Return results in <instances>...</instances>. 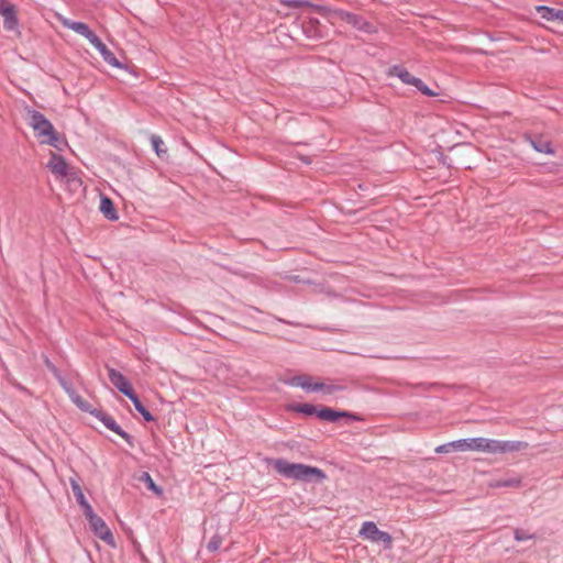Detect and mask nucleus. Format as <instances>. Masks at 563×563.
Masks as SVG:
<instances>
[{
  "label": "nucleus",
  "mask_w": 563,
  "mask_h": 563,
  "mask_svg": "<svg viewBox=\"0 0 563 563\" xmlns=\"http://www.w3.org/2000/svg\"><path fill=\"white\" fill-rule=\"evenodd\" d=\"M536 9L542 19L547 21H559L563 24V10L547 5H538Z\"/></svg>",
  "instance_id": "15"
},
{
  "label": "nucleus",
  "mask_w": 563,
  "mask_h": 563,
  "mask_svg": "<svg viewBox=\"0 0 563 563\" xmlns=\"http://www.w3.org/2000/svg\"><path fill=\"white\" fill-rule=\"evenodd\" d=\"M25 111L27 114V123L34 130L36 137L46 139L54 133V125L43 113L29 107L25 108Z\"/></svg>",
  "instance_id": "3"
},
{
  "label": "nucleus",
  "mask_w": 563,
  "mask_h": 563,
  "mask_svg": "<svg viewBox=\"0 0 563 563\" xmlns=\"http://www.w3.org/2000/svg\"><path fill=\"white\" fill-rule=\"evenodd\" d=\"M333 15L352 25L358 31L365 33H373L375 31L373 24L365 20L362 15L344 11L341 9L333 10Z\"/></svg>",
  "instance_id": "6"
},
{
  "label": "nucleus",
  "mask_w": 563,
  "mask_h": 563,
  "mask_svg": "<svg viewBox=\"0 0 563 563\" xmlns=\"http://www.w3.org/2000/svg\"><path fill=\"white\" fill-rule=\"evenodd\" d=\"M43 361L47 369L54 375V377H59L60 371L52 363L48 356L43 355Z\"/></svg>",
  "instance_id": "35"
},
{
  "label": "nucleus",
  "mask_w": 563,
  "mask_h": 563,
  "mask_svg": "<svg viewBox=\"0 0 563 563\" xmlns=\"http://www.w3.org/2000/svg\"><path fill=\"white\" fill-rule=\"evenodd\" d=\"M56 379L58 380L59 385L63 387V389L67 393L68 396L76 391L71 383L65 379L62 374H59V377H56Z\"/></svg>",
  "instance_id": "32"
},
{
  "label": "nucleus",
  "mask_w": 563,
  "mask_h": 563,
  "mask_svg": "<svg viewBox=\"0 0 563 563\" xmlns=\"http://www.w3.org/2000/svg\"><path fill=\"white\" fill-rule=\"evenodd\" d=\"M107 369L109 380L120 393L126 397H130L135 393L130 382L121 372L112 367H107Z\"/></svg>",
  "instance_id": "9"
},
{
  "label": "nucleus",
  "mask_w": 563,
  "mask_h": 563,
  "mask_svg": "<svg viewBox=\"0 0 563 563\" xmlns=\"http://www.w3.org/2000/svg\"><path fill=\"white\" fill-rule=\"evenodd\" d=\"M528 448V443L523 441H504L482 438L481 452L490 454H506L518 452Z\"/></svg>",
  "instance_id": "2"
},
{
  "label": "nucleus",
  "mask_w": 563,
  "mask_h": 563,
  "mask_svg": "<svg viewBox=\"0 0 563 563\" xmlns=\"http://www.w3.org/2000/svg\"><path fill=\"white\" fill-rule=\"evenodd\" d=\"M521 484V479L518 477L511 478H500L490 483V487L500 488V487H519Z\"/></svg>",
  "instance_id": "26"
},
{
  "label": "nucleus",
  "mask_w": 563,
  "mask_h": 563,
  "mask_svg": "<svg viewBox=\"0 0 563 563\" xmlns=\"http://www.w3.org/2000/svg\"><path fill=\"white\" fill-rule=\"evenodd\" d=\"M70 485H71V489H73L74 496L76 498V501L79 504V506L86 504L87 499L85 498V495H84V492H82L80 485L74 479L70 481Z\"/></svg>",
  "instance_id": "29"
},
{
  "label": "nucleus",
  "mask_w": 563,
  "mask_h": 563,
  "mask_svg": "<svg viewBox=\"0 0 563 563\" xmlns=\"http://www.w3.org/2000/svg\"><path fill=\"white\" fill-rule=\"evenodd\" d=\"M273 465L274 470L286 478L308 483H322L327 478V474L321 468L302 463H290L284 459H277Z\"/></svg>",
  "instance_id": "1"
},
{
  "label": "nucleus",
  "mask_w": 563,
  "mask_h": 563,
  "mask_svg": "<svg viewBox=\"0 0 563 563\" xmlns=\"http://www.w3.org/2000/svg\"><path fill=\"white\" fill-rule=\"evenodd\" d=\"M88 522L90 530L93 532L96 537L103 540L106 543L110 545L115 544L111 530L109 529V527L101 517H92V519L89 520Z\"/></svg>",
  "instance_id": "8"
},
{
  "label": "nucleus",
  "mask_w": 563,
  "mask_h": 563,
  "mask_svg": "<svg viewBox=\"0 0 563 563\" xmlns=\"http://www.w3.org/2000/svg\"><path fill=\"white\" fill-rule=\"evenodd\" d=\"M514 538H515L516 541L522 542V541H527V540L533 539L534 534L533 533H529L525 529L517 528L514 531Z\"/></svg>",
  "instance_id": "30"
},
{
  "label": "nucleus",
  "mask_w": 563,
  "mask_h": 563,
  "mask_svg": "<svg viewBox=\"0 0 563 563\" xmlns=\"http://www.w3.org/2000/svg\"><path fill=\"white\" fill-rule=\"evenodd\" d=\"M150 141L156 155L163 158L167 154V148L165 147L163 139L159 135L152 134L150 136Z\"/></svg>",
  "instance_id": "20"
},
{
  "label": "nucleus",
  "mask_w": 563,
  "mask_h": 563,
  "mask_svg": "<svg viewBox=\"0 0 563 563\" xmlns=\"http://www.w3.org/2000/svg\"><path fill=\"white\" fill-rule=\"evenodd\" d=\"M63 25L71 31L80 34L88 41H90L96 35V33L93 31H91L90 27L88 26V24H86L85 22L64 20Z\"/></svg>",
  "instance_id": "13"
},
{
  "label": "nucleus",
  "mask_w": 563,
  "mask_h": 563,
  "mask_svg": "<svg viewBox=\"0 0 563 563\" xmlns=\"http://www.w3.org/2000/svg\"><path fill=\"white\" fill-rule=\"evenodd\" d=\"M222 544V537L218 533H216L207 543V549L210 552H216L220 549Z\"/></svg>",
  "instance_id": "31"
},
{
  "label": "nucleus",
  "mask_w": 563,
  "mask_h": 563,
  "mask_svg": "<svg viewBox=\"0 0 563 563\" xmlns=\"http://www.w3.org/2000/svg\"><path fill=\"white\" fill-rule=\"evenodd\" d=\"M140 482L144 483L148 490H152L156 495H162L163 489L156 485V483L153 481L152 476L147 472H143L140 476Z\"/></svg>",
  "instance_id": "25"
},
{
  "label": "nucleus",
  "mask_w": 563,
  "mask_h": 563,
  "mask_svg": "<svg viewBox=\"0 0 563 563\" xmlns=\"http://www.w3.org/2000/svg\"><path fill=\"white\" fill-rule=\"evenodd\" d=\"M388 75L399 78L406 85L415 86L417 84H420V78H417L413 75H411L401 65H394L393 67H390L388 70Z\"/></svg>",
  "instance_id": "12"
},
{
  "label": "nucleus",
  "mask_w": 563,
  "mask_h": 563,
  "mask_svg": "<svg viewBox=\"0 0 563 563\" xmlns=\"http://www.w3.org/2000/svg\"><path fill=\"white\" fill-rule=\"evenodd\" d=\"M47 167L57 176H66L68 173V165L65 158L55 153H52Z\"/></svg>",
  "instance_id": "14"
},
{
  "label": "nucleus",
  "mask_w": 563,
  "mask_h": 563,
  "mask_svg": "<svg viewBox=\"0 0 563 563\" xmlns=\"http://www.w3.org/2000/svg\"><path fill=\"white\" fill-rule=\"evenodd\" d=\"M289 4L298 8V7H300L302 4V1L301 0H290Z\"/></svg>",
  "instance_id": "39"
},
{
  "label": "nucleus",
  "mask_w": 563,
  "mask_h": 563,
  "mask_svg": "<svg viewBox=\"0 0 563 563\" xmlns=\"http://www.w3.org/2000/svg\"><path fill=\"white\" fill-rule=\"evenodd\" d=\"M42 143L48 144L58 151H63V147L66 145V141L59 136V134L54 130L52 135H48L46 139L42 140Z\"/></svg>",
  "instance_id": "24"
},
{
  "label": "nucleus",
  "mask_w": 563,
  "mask_h": 563,
  "mask_svg": "<svg viewBox=\"0 0 563 563\" xmlns=\"http://www.w3.org/2000/svg\"><path fill=\"white\" fill-rule=\"evenodd\" d=\"M69 398L82 411H86V412H89V413H90V411H93V409H91L90 404L87 402L77 391L71 394L69 396Z\"/></svg>",
  "instance_id": "28"
},
{
  "label": "nucleus",
  "mask_w": 563,
  "mask_h": 563,
  "mask_svg": "<svg viewBox=\"0 0 563 563\" xmlns=\"http://www.w3.org/2000/svg\"><path fill=\"white\" fill-rule=\"evenodd\" d=\"M56 379L58 380L59 385L63 387V389L67 393L68 396L76 391L71 383L65 379L62 374H59V377H56Z\"/></svg>",
  "instance_id": "34"
},
{
  "label": "nucleus",
  "mask_w": 563,
  "mask_h": 563,
  "mask_svg": "<svg viewBox=\"0 0 563 563\" xmlns=\"http://www.w3.org/2000/svg\"><path fill=\"white\" fill-rule=\"evenodd\" d=\"M89 43L100 53V55L107 64L115 68L123 67V65L118 60L114 54L107 47V45L100 40V37L97 34L89 41Z\"/></svg>",
  "instance_id": "11"
},
{
  "label": "nucleus",
  "mask_w": 563,
  "mask_h": 563,
  "mask_svg": "<svg viewBox=\"0 0 563 563\" xmlns=\"http://www.w3.org/2000/svg\"><path fill=\"white\" fill-rule=\"evenodd\" d=\"M358 536L372 542L382 543L385 550H390L393 548L391 534L379 530L373 521H365L362 525Z\"/></svg>",
  "instance_id": "4"
},
{
  "label": "nucleus",
  "mask_w": 563,
  "mask_h": 563,
  "mask_svg": "<svg viewBox=\"0 0 563 563\" xmlns=\"http://www.w3.org/2000/svg\"><path fill=\"white\" fill-rule=\"evenodd\" d=\"M434 451L437 453H439V454L451 453V452H455V451H462L461 439L452 441V442H448V443H444V444H441V445L437 446Z\"/></svg>",
  "instance_id": "27"
},
{
  "label": "nucleus",
  "mask_w": 563,
  "mask_h": 563,
  "mask_svg": "<svg viewBox=\"0 0 563 563\" xmlns=\"http://www.w3.org/2000/svg\"><path fill=\"white\" fill-rule=\"evenodd\" d=\"M531 146L539 153L553 154L551 142L542 136H529Z\"/></svg>",
  "instance_id": "16"
},
{
  "label": "nucleus",
  "mask_w": 563,
  "mask_h": 563,
  "mask_svg": "<svg viewBox=\"0 0 563 563\" xmlns=\"http://www.w3.org/2000/svg\"><path fill=\"white\" fill-rule=\"evenodd\" d=\"M82 508V511H84V516L86 517V519L89 521L92 519V517H96L97 515L95 514L91 505L87 501L86 504L81 505L80 506Z\"/></svg>",
  "instance_id": "37"
},
{
  "label": "nucleus",
  "mask_w": 563,
  "mask_h": 563,
  "mask_svg": "<svg viewBox=\"0 0 563 563\" xmlns=\"http://www.w3.org/2000/svg\"><path fill=\"white\" fill-rule=\"evenodd\" d=\"M287 384L296 387H301L306 391H312L311 388L313 383H311V377L309 375H297L291 377Z\"/></svg>",
  "instance_id": "18"
},
{
  "label": "nucleus",
  "mask_w": 563,
  "mask_h": 563,
  "mask_svg": "<svg viewBox=\"0 0 563 563\" xmlns=\"http://www.w3.org/2000/svg\"><path fill=\"white\" fill-rule=\"evenodd\" d=\"M56 379L58 380L59 385L63 387V389L67 393L68 396L76 391L71 383L65 379L62 374H59V377H56Z\"/></svg>",
  "instance_id": "33"
},
{
  "label": "nucleus",
  "mask_w": 563,
  "mask_h": 563,
  "mask_svg": "<svg viewBox=\"0 0 563 563\" xmlns=\"http://www.w3.org/2000/svg\"><path fill=\"white\" fill-rule=\"evenodd\" d=\"M291 411L306 416L317 415L318 407L311 404H294L289 407Z\"/></svg>",
  "instance_id": "21"
},
{
  "label": "nucleus",
  "mask_w": 563,
  "mask_h": 563,
  "mask_svg": "<svg viewBox=\"0 0 563 563\" xmlns=\"http://www.w3.org/2000/svg\"><path fill=\"white\" fill-rule=\"evenodd\" d=\"M344 387L340 385H333V384H323V383H313V386L311 388L312 391H323L328 395H332L336 391L343 390Z\"/></svg>",
  "instance_id": "23"
},
{
  "label": "nucleus",
  "mask_w": 563,
  "mask_h": 563,
  "mask_svg": "<svg viewBox=\"0 0 563 563\" xmlns=\"http://www.w3.org/2000/svg\"><path fill=\"white\" fill-rule=\"evenodd\" d=\"M0 14L3 16L5 30L13 31L18 27L19 21L13 4L8 3L7 0H0Z\"/></svg>",
  "instance_id": "10"
},
{
  "label": "nucleus",
  "mask_w": 563,
  "mask_h": 563,
  "mask_svg": "<svg viewBox=\"0 0 563 563\" xmlns=\"http://www.w3.org/2000/svg\"><path fill=\"white\" fill-rule=\"evenodd\" d=\"M8 382L10 384H12L14 387H16L18 389L29 393V390L25 387H23L20 383H18L14 378L8 376Z\"/></svg>",
  "instance_id": "38"
},
{
  "label": "nucleus",
  "mask_w": 563,
  "mask_h": 563,
  "mask_svg": "<svg viewBox=\"0 0 563 563\" xmlns=\"http://www.w3.org/2000/svg\"><path fill=\"white\" fill-rule=\"evenodd\" d=\"M90 413L97 418L100 422L103 423V426L111 430L112 432L117 433L118 435H120L122 439H124V441L129 444L130 448H134L135 446V441L133 439V437H131L128 432H125L118 423L117 421L114 420L113 417H111L110 415H108L107 412L102 411V410H99V409H93V411H90Z\"/></svg>",
  "instance_id": "5"
},
{
  "label": "nucleus",
  "mask_w": 563,
  "mask_h": 563,
  "mask_svg": "<svg viewBox=\"0 0 563 563\" xmlns=\"http://www.w3.org/2000/svg\"><path fill=\"white\" fill-rule=\"evenodd\" d=\"M319 419L330 422H335L340 418H347L352 421H362L363 418L356 413L344 411V410H334L330 407H318L317 415Z\"/></svg>",
  "instance_id": "7"
},
{
  "label": "nucleus",
  "mask_w": 563,
  "mask_h": 563,
  "mask_svg": "<svg viewBox=\"0 0 563 563\" xmlns=\"http://www.w3.org/2000/svg\"><path fill=\"white\" fill-rule=\"evenodd\" d=\"M100 211L110 221H115L119 219L113 201L107 196L101 197Z\"/></svg>",
  "instance_id": "17"
},
{
  "label": "nucleus",
  "mask_w": 563,
  "mask_h": 563,
  "mask_svg": "<svg viewBox=\"0 0 563 563\" xmlns=\"http://www.w3.org/2000/svg\"><path fill=\"white\" fill-rule=\"evenodd\" d=\"M134 405L135 410L143 417L145 421H154V416L147 410V408L142 404L137 395L134 393L132 396L128 397Z\"/></svg>",
  "instance_id": "19"
},
{
  "label": "nucleus",
  "mask_w": 563,
  "mask_h": 563,
  "mask_svg": "<svg viewBox=\"0 0 563 563\" xmlns=\"http://www.w3.org/2000/svg\"><path fill=\"white\" fill-rule=\"evenodd\" d=\"M482 438H466L461 439L462 451H478L481 452Z\"/></svg>",
  "instance_id": "22"
},
{
  "label": "nucleus",
  "mask_w": 563,
  "mask_h": 563,
  "mask_svg": "<svg viewBox=\"0 0 563 563\" xmlns=\"http://www.w3.org/2000/svg\"><path fill=\"white\" fill-rule=\"evenodd\" d=\"M413 87H416L424 96H428V97L437 96V93L434 91H432L421 79H420V84H417Z\"/></svg>",
  "instance_id": "36"
}]
</instances>
